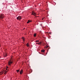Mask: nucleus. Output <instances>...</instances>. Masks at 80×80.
I'll return each instance as SVG.
<instances>
[{
	"label": "nucleus",
	"instance_id": "1",
	"mask_svg": "<svg viewBox=\"0 0 80 80\" xmlns=\"http://www.w3.org/2000/svg\"><path fill=\"white\" fill-rule=\"evenodd\" d=\"M13 61L12 59H11L8 62V65H11L13 63Z\"/></svg>",
	"mask_w": 80,
	"mask_h": 80
},
{
	"label": "nucleus",
	"instance_id": "2",
	"mask_svg": "<svg viewBox=\"0 0 80 80\" xmlns=\"http://www.w3.org/2000/svg\"><path fill=\"white\" fill-rule=\"evenodd\" d=\"M4 17H5V16H4V15L3 14H1L0 15V18H1V19H2Z\"/></svg>",
	"mask_w": 80,
	"mask_h": 80
},
{
	"label": "nucleus",
	"instance_id": "3",
	"mask_svg": "<svg viewBox=\"0 0 80 80\" xmlns=\"http://www.w3.org/2000/svg\"><path fill=\"white\" fill-rule=\"evenodd\" d=\"M17 19L18 20H21V19H22V17H21V16H19L17 18Z\"/></svg>",
	"mask_w": 80,
	"mask_h": 80
},
{
	"label": "nucleus",
	"instance_id": "4",
	"mask_svg": "<svg viewBox=\"0 0 80 80\" xmlns=\"http://www.w3.org/2000/svg\"><path fill=\"white\" fill-rule=\"evenodd\" d=\"M32 15H34V16H36V13L34 12H32Z\"/></svg>",
	"mask_w": 80,
	"mask_h": 80
},
{
	"label": "nucleus",
	"instance_id": "5",
	"mask_svg": "<svg viewBox=\"0 0 80 80\" xmlns=\"http://www.w3.org/2000/svg\"><path fill=\"white\" fill-rule=\"evenodd\" d=\"M4 73V71H2L1 72H0V75H2L3 73Z\"/></svg>",
	"mask_w": 80,
	"mask_h": 80
},
{
	"label": "nucleus",
	"instance_id": "6",
	"mask_svg": "<svg viewBox=\"0 0 80 80\" xmlns=\"http://www.w3.org/2000/svg\"><path fill=\"white\" fill-rule=\"evenodd\" d=\"M22 73H23V70H21L20 71V74H22Z\"/></svg>",
	"mask_w": 80,
	"mask_h": 80
},
{
	"label": "nucleus",
	"instance_id": "7",
	"mask_svg": "<svg viewBox=\"0 0 80 80\" xmlns=\"http://www.w3.org/2000/svg\"><path fill=\"white\" fill-rule=\"evenodd\" d=\"M31 22H32V21H30V20H28V22H27V23H29Z\"/></svg>",
	"mask_w": 80,
	"mask_h": 80
},
{
	"label": "nucleus",
	"instance_id": "8",
	"mask_svg": "<svg viewBox=\"0 0 80 80\" xmlns=\"http://www.w3.org/2000/svg\"><path fill=\"white\" fill-rule=\"evenodd\" d=\"M5 72L4 73V74H5V75H6V74H7V73L8 71H4Z\"/></svg>",
	"mask_w": 80,
	"mask_h": 80
},
{
	"label": "nucleus",
	"instance_id": "9",
	"mask_svg": "<svg viewBox=\"0 0 80 80\" xmlns=\"http://www.w3.org/2000/svg\"><path fill=\"white\" fill-rule=\"evenodd\" d=\"M41 52L42 53H44L45 52V50H41Z\"/></svg>",
	"mask_w": 80,
	"mask_h": 80
},
{
	"label": "nucleus",
	"instance_id": "10",
	"mask_svg": "<svg viewBox=\"0 0 80 80\" xmlns=\"http://www.w3.org/2000/svg\"><path fill=\"white\" fill-rule=\"evenodd\" d=\"M16 72H17V73L19 72H20V70L19 69V70H17Z\"/></svg>",
	"mask_w": 80,
	"mask_h": 80
},
{
	"label": "nucleus",
	"instance_id": "11",
	"mask_svg": "<svg viewBox=\"0 0 80 80\" xmlns=\"http://www.w3.org/2000/svg\"><path fill=\"white\" fill-rule=\"evenodd\" d=\"M26 46L28 47H29V44H28V43H27L26 44Z\"/></svg>",
	"mask_w": 80,
	"mask_h": 80
},
{
	"label": "nucleus",
	"instance_id": "12",
	"mask_svg": "<svg viewBox=\"0 0 80 80\" xmlns=\"http://www.w3.org/2000/svg\"><path fill=\"white\" fill-rule=\"evenodd\" d=\"M22 39L23 42H24V41H25V38H22Z\"/></svg>",
	"mask_w": 80,
	"mask_h": 80
},
{
	"label": "nucleus",
	"instance_id": "13",
	"mask_svg": "<svg viewBox=\"0 0 80 80\" xmlns=\"http://www.w3.org/2000/svg\"><path fill=\"white\" fill-rule=\"evenodd\" d=\"M41 26L42 27V28H43V27L42 23H41Z\"/></svg>",
	"mask_w": 80,
	"mask_h": 80
},
{
	"label": "nucleus",
	"instance_id": "14",
	"mask_svg": "<svg viewBox=\"0 0 80 80\" xmlns=\"http://www.w3.org/2000/svg\"><path fill=\"white\" fill-rule=\"evenodd\" d=\"M36 34L35 33L34 34V37H36Z\"/></svg>",
	"mask_w": 80,
	"mask_h": 80
},
{
	"label": "nucleus",
	"instance_id": "15",
	"mask_svg": "<svg viewBox=\"0 0 80 80\" xmlns=\"http://www.w3.org/2000/svg\"><path fill=\"white\" fill-rule=\"evenodd\" d=\"M36 44H38V45H39V44H40V42H39V43H37Z\"/></svg>",
	"mask_w": 80,
	"mask_h": 80
},
{
	"label": "nucleus",
	"instance_id": "16",
	"mask_svg": "<svg viewBox=\"0 0 80 80\" xmlns=\"http://www.w3.org/2000/svg\"><path fill=\"white\" fill-rule=\"evenodd\" d=\"M36 42H39V40L36 41Z\"/></svg>",
	"mask_w": 80,
	"mask_h": 80
},
{
	"label": "nucleus",
	"instance_id": "17",
	"mask_svg": "<svg viewBox=\"0 0 80 80\" xmlns=\"http://www.w3.org/2000/svg\"><path fill=\"white\" fill-rule=\"evenodd\" d=\"M7 56V54H6V55L5 56V57Z\"/></svg>",
	"mask_w": 80,
	"mask_h": 80
},
{
	"label": "nucleus",
	"instance_id": "18",
	"mask_svg": "<svg viewBox=\"0 0 80 80\" xmlns=\"http://www.w3.org/2000/svg\"><path fill=\"white\" fill-rule=\"evenodd\" d=\"M6 68H8V66H7Z\"/></svg>",
	"mask_w": 80,
	"mask_h": 80
},
{
	"label": "nucleus",
	"instance_id": "19",
	"mask_svg": "<svg viewBox=\"0 0 80 80\" xmlns=\"http://www.w3.org/2000/svg\"><path fill=\"white\" fill-rule=\"evenodd\" d=\"M44 18H42V20H43V19H44Z\"/></svg>",
	"mask_w": 80,
	"mask_h": 80
},
{
	"label": "nucleus",
	"instance_id": "20",
	"mask_svg": "<svg viewBox=\"0 0 80 80\" xmlns=\"http://www.w3.org/2000/svg\"><path fill=\"white\" fill-rule=\"evenodd\" d=\"M41 33H42V32L41 31Z\"/></svg>",
	"mask_w": 80,
	"mask_h": 80
},
{
	"label": "nucleus",
	"instance_id": "21",
	"mask_svg": "<svg viewBox=\"0 0 80 80\" xmlns=\"http://www.w3.org/2000/svg\"><path fill=\"white\" fill-rule=\"evenodd\" d=\"M46 47L48 48V46H46Z\"/></svg>",
	"mask_w": 80,
	"mask_h": 80
},
{
	"label": "nucleus",
	"instance_id": "22",
	"mask_svg": "<svg viewBox=\"0 0 80 80\" xmlns=\"http://www.w3.org/2000/svg\"><path fill=\"white\" fill-rule=\"evenodd\" d=\"M6 70H8L7 68H6Z\"/></svg>",
	"mask_w": 80,
	"mask_h": 80
},
{
	"label": "nucleus",
	"instance_id": "23",
	"mask_svg": "<svg viewBox=\"0 0 80 80\" xmlns=\"http://www.w3.org/2000/svg\"><path fill=\"white\" fill-rule=\"evenodd\" d=\"M0 47H1V45H0Z\"/></svg>",
	"mask_w": 80,
	"mask_h": 80
},
{
	"label": "nucleus",
	"instance_id": "24",
	"mask_svg": "<svg viewBox=\"0 0 80 80\" xmlns=\"http://www.w3.org/2000/svg\"><path fill=\"white\" fill-rule=\"evenodd\" d=\"M41 43H42V42H41Z\"/></svg>",
	"mask_w": 80,
	"mask_h": 80
},
{
	"label": "nucleus",
	"instance_id": "25",
	"mask_svg": "<svg viewBox=\"0 0 80 80\" xmlns=\"http://www.w3.org/2000/svg\"><path fill=\"white\" fill-rule=\"evenodd\" d=\"M32 12H33V11H32Z\"/></svg>",
	"mask_w": 80,
	"mask_h": 80
}]
</instances>
